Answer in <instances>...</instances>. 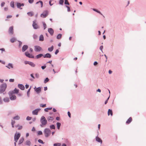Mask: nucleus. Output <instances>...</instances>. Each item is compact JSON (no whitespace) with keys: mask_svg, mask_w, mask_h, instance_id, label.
<instances>
[{"mask_svg":"<svg viewBox=\"0 0 146 146\" xmlns=\"http://www.w3.org/2000/svg\"><path fill=\"white\" fill-rule=\"evenodd\" d=\"M33 38L34 39H36L37 38V36L36 34H34L33 36Z\"/></svg>","mask_w":146,"mask_h":146,"instance_id":"nucleus-56","label":"nucleus"},{"mask_svg":"<svg viewBox=\"0 0 146 146\" xmlns=\"http://www.w3.org/2000/svg\"><path fill=\"white\" fill-rule=\"evenodd\" d=\"M24 140V139L23 137L21 138L19 140V145L21 144L23 142Z\"/></svg>","mask_w":146,"mask_h":146,"instance_id":"nucleus-27","label":"nucleus"},{"mask_svg":"<svg viewBox=\"0 0 146 146\" xmlns=\"http://www.w3.org/2000/svg\"><path fill=\"white\" fill-rule=\"evenodd\" d=\"M41 87H40L36 88V87L35 86V87L34 88L37 94H38L41 92Z\"/></svg>","mask_w":146,"mask_h":146,"instance_id":"nucleus-12","label":"nucleus"},{"mask_svg":"<svg viewBox=\"0 0 146 146\" xmlns=\"http://www.w3.org/2000/svg\"><path fill=\"white\" fill-rule=\"evenodd\" d=\"M51 57V55L49 53H47L44 55H43V57L44 58H50Z\"/></svg>","mask_w":146,"mask_h":146,"instance_id":"nucleus-18","label":"nucleus"},{"mask_svg":"<svg viewBox=\"0 0 146 146\" xmlns=\"http://www.w3.org/2000/svg\"><path fill=\"white\" fill-rule=\"evenodd\" d=\"M31 118H32L31 117H30L29 116H28L26 118V120H31Z\"/></svg>","mask_w":146,"mask_h":146,"instance_id":"nucleus-53","label":"nucleus"},{"mask_svg":"<svg viewBox=\"0 0 146 146\" xmlns=\"http://www.w3.org/2000/svg\"><path fill=\"white\" fill-rule=\"evenodd\" d=\"M34 0H28V2L30 4H32L34 2Z\"/></svg>","mask_w":146,"mask_h":146,"instance_id":"nucleus-52","label":"nucleus"},{"mask_svg":"<svg viewBox=\"0 0 146 146\" xmlns=\"http://www.w3.org/2000/svg\"><path fill=\"white\" fill-rule=\"evenodd\" d=\"M96 141L100 143L101 144L102 143V140L97 136L96 137Z\"/></svg>","mask_w":146,"mask_h":146,"instance_id":"nucleus-19","label":"nucleus"},{"mask_svg":"<svg viewBox=\"0 0 146 146\" xmlns=\"http://www.w3.org/2000/svg\"><path fill=\"white\" fill-rule=\"evenodd\" d=\"M10 6L11 7L14 8L15 7L14 2L13 1H12L10 4Z\"/></svg>","mask_w":146,"mask_h":146,"instance_id":"nucleus-29","label":"nucleus"},{"mask_svg":"<svg viewBox=\"0 0 146 146\" xmlns=\"http://www.w3.org/2000/svg\"><path fill=\"white\" fill-rule=\"evenodd\" d=\"M18 41L19 42V48H20L21 46L22 42L21 41L19 40H18Z\"/></svg>","mask_w":146,"mask_h":146,"instance_id":"nucleus-48","label":"nucleus"},{"mask_svg":"<svg viewBox=\"0 0 146 146\" xmlns=\"http://www.w3.org/2000/svg\"><path fill=\"white\" fill-rule=\"evenodd\" d=\"M52 109V107L51 108H45L44 109V110L45 111H46V112H47L48 111V110H51Z\"/></svg>","mask_w":146,"mask_h":146,"instance_id":"nucleus-41","label":"nucleus"},{"mask_svg":"<svg viewBox=\"0 0 146 146\" xmlns=\"http://www.w3.org/2000/svg\"><path fill=\"white\" fill-rule=\"evenodd\" d=\"M56 125L57 126V129H60V127L61 125V123L59 122H57L56 123Z\"/></svg>","mask_w":146,"mask_h":146,"instance_id":"nucleus-37","label":"nucleus"},{"mask_svg":"<svg viewBox=\"0 0 146 146\" xmlns=\"http://www.w3.org/2000/svg\"><path fill=\"white\" fill-rule=\"evenodd\" d=\"M31 76L33 79H35V77L33 76V74H30Z\"/></svg>","mask_w":146,"mask_h":146,"instance_id":"nucleus-61","label":"nucleus"},{"mask_svg":"<svg viewBox=\"0 0 146 146\" xmlns=\"http://www.w3.org/2000/svg\"><path fill=\"white\" fill-rule=\"evenodd\" d=\"M3 101L5 102H9V99L8 97H6L3 98Z\"/></svg>","mask_w":146,"mask_h":146,"instance_id":"nucleus-24","label":"nucleus"},{"mask_svg":"<svg viewBox=\"0 0 146 146\" xmlns=\"http://www.w3.org/2000/svg\"><path fill=\"white\" fill-rule=\"evenodd\" d=\"M29 65L32 67H34L35 66V64L31 62H30Z\"/></svg>","mask_w":146,"mask_h":146,"instance_id":"nucleus-36","label":"nucleus"},{"mask_svg":"<svg viewBox=\"0 0 146 146\" xmlns=\"http://www.w3.org/2000/svg\"><path fill=\"white\" fill-rule=\"evenodd\" d=\"M38 142L42 144H44V142H43V141L41 139H39L38 140Z\"/></svg>","mask_w":146,"mask_h":146,"instance_id":"nucleus-44","label":"nucleus"},{"mask_svg":"<svg viewBox=\"0 0 146 146\" xmlns=\"http://www.w3.org/2000/svg\"><path fill=\"white\" fill-rule=\"evenodd\" d=\"M42 56H43V54H40L36 55L35 56V58L36 59H39L41 58Z\"/></svg>","mask_w":146,"mask_h":146,"instance_id":"nucleus-20","label":"nucleus"},{"mask_svg":"<svg viewBox=\"0 0 146 146\" xmlns=\"http://www.w3.org/2000/svg\"><path fill=\"white\" fill-rule=\"evenodd\" d=\"M49 79L48 78H46L44 80V83H46L49 81Z\"/></svg>","mask_w":146,"mask_h":146,"instance_id":"nucleus-43","label":"nucleus"},{"mask_svg":"<svg viewBox=\"0 0 146 146\" xmlns=\"http://www.w3.org/2000/svg\"><path fill=\"white\" fill-rule=\"evenodd\" d=\"M40 122L41 123V124L40 125L41 127H42L44 125H46L47 123L46 118L43 116L41 117L40 119Z\"/></svg>","mask_w":146,"mask_h":146,"instance_id":"nucleus-2","label":"nucleus"},{"mask_svg":"<svg viewBox=\"0 0 146 146\" xmlns=\"http://www.w3.org/2000/svg\"><path fill=\"white\" fill-rule=\"evenodd\" d=\"M39 3H40L41 5V7H42V6H43V3L42 1H37L36 2V4H38Z\"/></svg>","mask_w":146,"mask_h":146,"instance_id":"nucleus-39","label":"nucleus"},{"mask_svg":"<svg viewBox=\"0 0 146 146\" xmlns=\"http://www.w3.org/2000/svg\"><path fill=\"white\" fill-rule=\"evenodd\" d=\"M21 136V134L20 133H18L17 134V133H16L14 136V141L16 142H17L18 140L19 139L20 136Z\"/></svg>","mask_w":146,"mask_h":146,"instance_id":"nucleus-6","label":"nucleus"},{"mask_svg":"<svg viewBox=\"0 0 146 146\" xmlns=\"http://www.w3.org/2000/svg\"><path fill=\"white\" fill-rule=\"evenodd\" d=\"M48 15V11H44L41 14L40 16L43 18H45Z\"/></svg>","mask_w":146,"mask_h":146,"instance_id":"nucleus-5","label":"nucleus"},{"mask_svg":"<svg viewBox=\"0 0 146 146\" xmlns=\"http://www.w3.org/2000/svg\"><path fill=\"white\" fill-rule=\"evenodd\" d=\"M54 119L53 117L51 116L48 117L47 118V120L48 121H52Z\"/></svg>","mask_w":146,"mask_h":146,"instance_id":"nucleus-32","label":"nucleus"},{"mask_svg":"<svg viewBox=\"0 0 146 146\" xmlns=\"http://www.w3.org/2000/svg\"><path fill=\"white\" fill-rule=\"evenodd\" d=\"M30 62V61H25L24 62V63H25V64H29Z\"/></svg>","mask_w":146,"mask_h":146,"instance_id":"nucleus-54","label":"nucleus"},{"mask_svg":"<svg viewBox=\"0 0 146 146\" xmlns=\"http://www.w3.org/2000/svg\"><path fill=\"white\" fill-rule=\"evenodd\" d=\"M132 121V119L131 117H130L126 121V123L127 124H129Z\"/></svg>","mask_w":146,"mask_h":146,"instance_id":"nucleus-21","label":"nucleus"},{"mask_svg":"<svg viewBox=\"0 0 146 146\" xmlns=\"http://www.w3.org/2000/svg\"><path fill=\"white\" fill-rule=\"evenodd\" d=\"M46 66L45 64L44 66H41V68L42 70H44L46 68Z\"/></svg>","mask_w":146,"mask_h":146,"instance_id":"nucleus-55","label":"nucleus"},{"mask_svg":"<svg viewBox=\"0 0 146 146\" xmlns=\"http://www.w3.org/2000/svg\"><path fill=\"white\" fill-rule=\"evenodd\" d=\"M28 15L30 17L33 16L34 15V13L32 11L28 12L27 13Z\"/></svg>","mask_w":146,"mask_h":146,"instance_id":"nucleus-25","label":"nucleus"},{"mask_svg":"<svg viewBox=\"0 0 146 146\" xmlns=\"http://www.w3.org/2000/svg\"><path fill=\"white\" fill-rule=\"evenodd\" d=\"M37 134L38 135H42V132L41 131H39L37 132Z\"/></svg>","mask_w":146,"mask_h":146,"instance_id":"nucleus-50","label":"nucleus"},{"mask_svg":"<svg viewBox=\"0 0 146 146\" xmlns=\"http://www.w3.org/2000/svg\"><path fill=\"white\" fill-rule=\"evenodd\" d=\"M41 110L40 108H37L32 111V114L34 115H37L38 112Z\"/></svg>","mask_w":146,"mask_h":146,"instance_id":"nucleus-9","label":"nucleus"},{"mask_svg":"<svg viewBox=\"0 0 146 146\" xmlns=\"http://www.w3.org/2000/svg\"><path fill=\"white\" fill-rule=\"evenodd\" d=\"M50 129H55V127L54 125L52 124L50 125Z\"/></svg>","mask_w":146,"mask_h":146,"instance_id":"nucleus-31","label":"nucleus"},{"mask_svg":"<svg viewBox=\"0 0 146 146\" xmlns=\"http://www.w3.org/2000/svg\"><path fill=\"white\" fill-rule=\"evenodd\" d=\"M10 94V92H9L8 94L10 100H16V96L15 95H13V94Z\"/></svg>","mask_w":146,"mask_h":146,"instance_id":"nucleus-4","label":"nucleus"},{"mask_svg":"<svg viewBox=\"0 0 146 146\" xmlns=\"http://www.w3.org/2000/svg\"><path fill=\"white\" fill-rule=\"evenodd\" d=\"M64 4L65 5H70L69 3L68 2V0H65Z\"/></svg>","mask_w":146,"mask_h":146,"instance_id":"nucleus-47","label":"nucleus"},{"mask_svg":"<svg viewBox=\"0 0 146 146\" xmlns=\"http://www.w3.org/2000/svg\"><path fill=\"white\" fill-rule=\"evenodd\" d=\"M68 115L69 117H71V113L70 111H68Z\"/></svg>","mask_w":146,"mask_h":146,"instance_id":"nucleus-63","label":"nucleus"},{"mask_svg":"<svg viewBox=\"0 0 146 146\" xmlns=\"http://www.w3.org/2000/svg\"><path fill=\"white\" fill-rule=\"evenodd\" d=\"M20 119V117L18 115L13 117V119L16 120H19Z\"/></svg>","mask_w":146,"mask_h":146,"instance_id":"nucleus-34","label":"nucleus"},{"mask_svg":"<svg viewBox=\"0 0 146 146\" xmlns=\"http://www.w3.org/2000/svg\"><path fill=\"white\" fill-rule=\"evenodd\" d=\"M31 88V86L30 87V88L29 89L27 92V96L29 97L30 96V91Z\"/></svg>","mask_w":146,"mask_h":146,"instance_id":"nucleus-38","label":"nucleus"},{"mask_svg":"<svg viewBox=\"0 0 146 146\" xmlns=\"http://www.w3.org/2000/svg\"><path fill=\"white\" fill-rule=\"evenodd\" d=\"M59 51L58 49H57L56 50L54 54H57L59 52Z\"/></svg>","mask_w":146,"mask_h":146,"instance_id":"nucleus-60","label":"nucleus"},{"mask_svg":"<svg viewBox=\"0 0 146 146\" xmlns=\"http://www.w3.org/2000/svg\"><path fill=\"white\" fill-rule=\"evenodd\" d=\"M65 7H66V8H67L68 11L70 12V7L69 6H68L67 5H66Z\"/></svg>","mask_w":146,"mask_h":146,"instance_id":"nucleus-51","label":"nucleus"},{"mask_svg":"<svg viewBox=\"0 0 146 146\" xmlns=\"http://www.w3.org/2000/svg\"><path fill=\"white\" fill-rule=\"evenodd\" d=\"M17 8L19 9H22V8L21 7V3L19 2H17Z\"/></svg>","mask_w":146,"mask_h":146,"instance_id":"nucleus-23","label":"nucleus"},{"mask_svg":"<svg viewBox=\"0 0 146 146\" xmlns=\"http://www.w3.org/2000/svg\"><path fill=\"white\" fill-rule=\"evenodd\" d=\"M31 142L30 141L27 140L25 144L26 145L30 146L31 145Z\"/></svg>","mask_w":146,"mask_h":146,"instance_id":"nucleus-35","label":"nucleus"},{"mask_svg":"<svg viewBox=\"0 0 146 146\" xmlns=\"http://www.w3.org/2000/svg\"><path fill=\"white\" fill-rule=\"evenodd\" d=\"M108 115H109L110 114L111 116H112L113 115V112L112 110L109 109L108 111Z\"/></svg>","mask_w":146,"mask_h":146,"instance_id":"nucleus-22","label":"nucleus"},{"mask_svg":"<svg viewBox=\"0 0 146 146\" xmlns=\"http://www.w3.org/2000/svg\"><path fill=\"white\" fill-rule=\"evenodd\" d=\"M46 104H40V107H42V108H44L46 107Z\"/></svg>","mask_w":146,"mask_h":146,"instance_id":"nucleus-49","label":"nucleus"},{"mask_svg":"<svg viewBox=\"0 0 146 146\" xmlns=\"http://www.w3.org/2000/svg\"><path fill=\"white\" fill-rule=\"evenodd\" d=\"M34 47L35 50L36 52L40 51L42 49L40 46H35Z\"/></svg>","mask_w":146,"mask_h":146,"instance_id":"nucleus-10","label":"nucleus"},{"mask_svg":"<svg viewBox=\"0 0 146 146\" xmlns=\"http://www.w3.org/2000/svg\"><path fill=\"white\" fill-rule=\"evenodd\" d=\"M18 87L21 90H24L25 88L24 86L22 84H18Z\"/></svg>","mask_w":146,"mask_h":146,"instance_id":"nucleus-17","label":"nucleus"},{"mask_svg":"<svg viewBox=\"0 0 146 146\" xmlns=\"http://www.w3.org/2000/svg\"><path fill=\"white\" fill-rule=\"evenodd\" d=\"M93 10L95 11H96V12L99 13V14H100L101 15H103L101 13V12L100 11H99V10H98L96 9H93Z\"/></svg>","mask_w":146,"mask_h":146,"instance_id":"nucleus-30","label":"nucleus"},{"mask_svg":"<svg viewBox=\"0 0 146 146\" xmlns=\"http://www.w3.org/2000/svg\"><path fill=\"white\" fill-rule=\"evenodd\" d=\"M14 81V79H10L9 80V81L10 82H13Z\"/></svg>","mask_w":146,"mask_h":146,"instance_id":"nucleus-59","label":"nucleus"},{"mask_svg":"<svg viewBox=\"0 0 146 146\" xmlns=\"http://www.w3.org/2000/svg\"><path fill=\"white\" fill-rule=\"evenodd\" d=\"M42 24L44 27V29L45 30L46 28V25L44 22H43Z\"/></svg>","mask_w":146,"mask_h":146,"instance_id":"nucleus-45","label":"nucleus"},{"mask_svg":"<svg viewBox=\"0 0 146 146\" xmlns=\"http://www.w3.org/2000/svg\"><path fill=\"white\" fill-rule=\"evenodd\" d=\"M36 21L34 20L33 21V28L35 29H36L39 28V26L36 23Z\"/></svg>","mask_w":146,"mask_h":146,"instance_id":"nucleus-7","label":"nucleus"},{"mask_svg":"<svg viewBox=\"0 0 146 146\" xmlns=\"http://www.w3.org/2000/svg\"><path fill=\"white\" fill-rule=\"evenodd\" d=\"M43 133L44 134L45 137L46 138H47L50 135L51 131L49 128H46L44 129Z\"/></svg>","mask_w":146,"mask_h":146,"instance_id":"nucleus-1","label":"nucleus"},{"mask_svg":"<svg viewBox=\"0 0 146 146\" xmlns=\"http://www.w3.org/2000/svg\"><path fill=\"white\" fill-rule=\"evenodd\" d=\"M23 128V127L21 125L19 126V127L18 128V130H20L21 129Z\"/></svg>","mask_w":146,"mask_h":146,"instance_id":"nucleus-62","label":"nucleus"},{"mask_svg":"<svg viewBox=\"0 0 146 146\" xmlns=\"http://www.w3.org/2000/svg\"><path fill=\"white\" fill-rule=\"evenodd\" d=\"M7 87V85L5 83L2 84L0 86V94L3 93L5 91Z\"/></svg>","mask_w":146,"mask_h":146,"instance_id":"nucleus-3","label":"nucleus"},{"mask_svg":"<svg viewBox=\"0 0 146 146\" xmlns=\"http://www.w3.org/2000/svg\"><path fill=\"white\" fill-rule=\"evenodd\" d=\"M44 40V36L43 35H40L39 38V40L40 41H43Z\"/></svg>","mask_w":146,"mask_h":146,"instance_id":"nucleus-26","label":"nucleus"},{"mask_svg":"<svg viewBox=\"0 0 146 146\" xmlns=\"http://www.w3.org/2000/svg\"><path fill=\"white\" fill-rule=\"evenodd\" d=\"M39 75L38 73L35 74V77L36 78H38L39 77Z\"/></svg>","mask_w":146,"mask_h":146,"instance_id":"nucleus-57","label":"nucleus"},{"mask_svg":"<svg viewBox=\"0 0 146 146\" xmlns=\"http://www.w3.org/2000/svg\"><path fill=\"white\" fill-rule=\"evenodd\" d=\"M48 31L51 36L53 35L54 33V31L51 28H48Z\"/></svg>","mask_w":146,"mask_h":146,"instance_id":"nucleus-15","label":"nucleus"},{"mask_svg":"<svg viewBox=\"0 0 146 146\" xmlns=\"http://www.w3.org/2000/svg\"><path fill=\"white\" fill-rule=\"evenodd\" d=\"M62 35L61 34H58L56 36V38L58 39H60L62 37Z\"/></svg>","mask_w":146,"mask_h":146,"instance_id":"nucleus-40","label":"nucleus"},{"mask_svg":"<svg viewBox=\"0 0 146 146\" xmlns=\"http://www.w3.org/2000/svg\"><path fill=\"white\" fill-rule=\"evenodd\" d=\"M54 48V47L52 45L51 47L48 48V50L49 52H52Z\"/></svg>","mask_w":146,"mask_h":146,"instance_id":"nucleus-28","label":"nucleus"},{"mask_svg":"<svg viewBox=\"0 0 146 146\" xmlns=\"http://www.w3.org/2000/svg\"><path fill=\"white\" fill-rule=\"evenodd\" d=\"M54 146H61V144L60 143H55L53 144Z\"/></svg>","mask_w":146,"mask_h":146,"instance_id":"nucleus-42","label":"nucleus"},{"mask_svg":"<svg viewBox=\"0 0 146 146\" xmlns=\"http://www.w3.org/2000/svg\"><path fill=\"white\" fill-rule=\"evenodd\" d=\"M5 4V3L4 2H2L1 4V7H3Z\"/></svg>","mask_w":146,"mask_h":146,"instance_id":"nucleus-64","label":"nucleus"},{"mask_svg":"<svg viewBox=\"0 0 146 146\" xmlns=\"http://www.w3.org/2000/svg\"><path fill=\"white\" fill-rule=\"evenodd\" d=\"M28 46L27 45H24L22 48V51L23 52L25 51L28 48Z\"/></svg>","mask_w":146,"mask_h":146,"instance_id":"nucleus-14","label":"nucleus"},{"mask_svg":"<svg viewBox=\"0 0 146 146\" xmlns=\"http://www.w3.org/2000/svg\"><path fill=\"white\" fill-rule=\"evenodd\" d=\"M103 46L102 45L101 46H100V50L102 52H103V50H102V49H103Z\"/></svg>","mask_w":146,"mask_h":146,"instance_id":"nucleus-58","label":"nucleus"},{"mask_svg":"<svg viewBox=\"0 0 146 146\" xmlns=\"http://www.w3.org/2000/svg\"><path fill=\"white\" fill-rule=\"evenodd\" d=\"M64 2V0H60L59 2V4L60 5H62Z\"/></svg>","mask_w":146,"mask_h":146,"instance_id":"nucleus-46","label":"nucleus"},{"mask_svg":"<svg viewBox=\"0 0 146 146\" xmlns=\"http://www.w3.org/2000/svg\"><path fill=\"white\" fill-rule=\"evenodd\" d=\"M16 40V39L15 38L13 37L10 39V41L11 43H13Z\"/></svg>","mask_w":146,"mask_h":146,"instance_id":"nucleus-33","label":"nucleus"},{"mask_svg":"<svg viewBox=\"0 0 146 146\" xmlns=\"http://www.w3.org/2000/svg\"><path fill=\"white\" fill-rule=\"evenodd\" d=\"M25 55L29 58H34V56L33 55L30 54L27 52H25Z\"/></svg>","mask_w":146,"mask_h":146,"instance_id":"nucleus-8","label":"nucleus"},{"mask_svg":"<svg viewBox=\"0 0 146 146\" xmlns=\"http://www.w3.org/2000/svg\"><path fill=\"white\" fill-rule=\"evenodd\" d=\"M19 90L16 88H15L13 90L10 91L11 94H17L19 93Z\"/></svg>","mask_w":146,"mask_h":146,"instance_id":"nucleus-11","label":"nucleus"},{"mask_svg":"<svg viewBox=\"0 0 146 146\" xmlns=\"http://www.w3.org/2000/svg\"><path fill=\"white\" fill-rule=\"evenodd\" d=\"M8 32L9 34L12 35L13 34L14 32L13 26H11L9 28Z\"/></svg>","mask_w":146,"mask_h":146,"instance_id":"nucleus-13","label":"nucleus"},{"mask_svg":"<svg viewBox=\"0 0 146 146\" xmlns=\"http://www.w3.org/2000/svg\"><path fill=\"white\" fill-rule=\"evenodd\" d=\"M5 66L9 69L11 68H13V64L11 63H8V65L6 66Z\"/></svg>","mask_w":146,"mask_h":146,"instance_id":"nucleus-16","label":"nucleus"}]
</instances>
